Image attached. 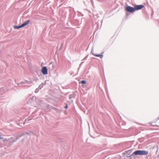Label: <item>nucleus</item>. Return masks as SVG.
Returning a JSON list of instances; mask_svg holds the SVG:
<instances>
[{"mask_svg": "<svg viewBox=\"0 0 159 159\" xmlns=\"http://www.w3.org/2000/svg\"><path fill=\"white\" fill-rule=\"evenodd\" d=\"M92 52V54L94 56L97 57H99L100 58H102L103 57V55L102 54H97Z\"/></svg>", "mask_w": 159, "mask_h": 159, "instance_id": "nucleus-7", "label": "nucleus"}, {"mask_svg": "<svg viewBox=\"0 0 159 159\" xmlns=\"http://www.w3.org/2000/svg\"><path fill=\"white\" fill-rule=\"evenodd\" d=\"M141 155H146L148 154V151L145 150H141Z\"/></svg>", "mask_w": 159, "mask_h": 159, "instance_id": "nucleus-6", "label": "nucleus"}, {"mask_svg": "<svg viewBox=\"0 0 159 159\" xmlns=\"http://www.w3.org/2000/svg\"><path fill=\"white\" fill-rule=\"evenodd\" d=\"M30 21V20H29L26 21L23 24H22L21 25L19 26H14V28L15 29H18L19 28L23 27L26 25H28L29 22Z\"/></svg>", "mask_w": 159, "mask_h": 159, "instance_id": "nucleus-1", "label": "nucleus"}, {"mask_svg": "<svg viewBox=\"0 0 159 159\" xmlns=\"http://www.w3.org/2000/svg\"><path fill=\"white\" fill-rule=\"evenodd\" d=\"M41 71L42 73L44 75L48 74V70L46 67H44L42 68Z\"/></svg>", "mask_w": 159, "mask_h": 159, "instance_id": "nucleus-4", "label": "nucleus"}, {"mask_svg": "<svg viewBox=\"0 0 159 159\" xmlns=\"http://www.w3.org/2000/svg\"><path fill=\"white\" fill-rule=\"evenodd\" d=\"M125 10L131 13L135 11L134 7L130 6L127 7L125 8Z\"/></svg>", "mask_w": 159, "mask_h": 159, "instance_id": "nucleus-2", "label": "nucleus"}, {"mask_svg": "<svg viewBox=\"0 0 159 159\" xmlns=\"http://www.w3.org/2000/svg\"><path fill=\"white\" fill-rule=\"evenodd\" d=\"M65 108H67V106L66 105L65 107Z\"/></svg>", "mask_w": 159, "mask_h": 159, "instance_id": "nucleus-9", "label": "nucleus"}, {"mask_svg": "<svg viewBox=\"0 0 159 159\" xmlns=\"http://www.w3.org/2000/svg\"><path fill=\"white\" fill-rule=\"evenodd\" d=\"M141 150H137L134 152L131 155V156L133 155H141Z\"/></svg>", "mask_w": 159, "mask_h": 159, "instance_id": "nucleus-5", "label": "nucleus"}, {"mask_svg": "<svg viewBox=\"0 0 159 159\" xmlns=\"http://www.w3.org/2000/svg\"><path fill=\"white\" fill-rule=\"evenodd\" d=\"M1 135L0 134V139H2V138L1 137Z\"/></svg>", "mask_w": 159, "mask_h": 159, "instance_id": "nucleus-10", "label": "nucleus"}, {"mask_svg": "<svg viewBox=\"0 0 159 159\" xmlns=\"http://www.w3.org/2000/svg\"><path fill=\"white\" fill-rule=\"evenodd\" d=\"M81 82L82 84H85L86 83V82L85 80H82Z\"/></svg>", "mask_w": 159, "mask_h": 159, "instance_id": "nucleus-8", "label": "nucleus"}, {"mask_svg": "<svg viewBox=\"0 0 159 159\" xmlns=\"http://www.w3.org/2000/svg\"><path fill=\"white\" fill-rule=\"evenodd\" d=\"M144 7V6L142 5H135L134 7L135 11L141 9L143 8Z\"/></svg>", "mask_w": 159, "mask_h": 159, "instance_id": "nucleus-3", "label": "nucleus"}]
</instances>
